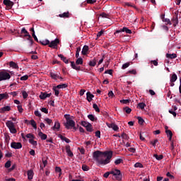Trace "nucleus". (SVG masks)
<instances>
[{"mask_svg": "<svg viewBox=\"0 0 181 181\" xmlns=\"http://www.w3.org/2000/svg\"><path fill=\"white\" fill-rule=\"evenodd\" d=\"M94 160H95L98 165L104 166L110 163L111 158H112V151H96L93 153Z\"/></svg>", "mask_w": 181, "mask_h": 181, "instance_id": "1", "label": "nucleus"}, {"mask_svg": "<svg viewBox=\"0 0 181 181\" xmlns=\"http://www.w3.org/2000/svg\"><path fill=\"white\" fill-rule=\"evenodd\" d=\"M110 175H113V176H115L117 180H119V181L122 180V174L121 173V170L118 169H115L110 172L105 173L103 175V177H105L107 179V177H108Z\"/></svg>", "mask_w": 181, "mask_h": 181, "instance_id": "2", "label": "nucleus"}, {"mask_svg": "<svg viewBox=\"0 0 181 181\" xmlns=\"http://www.w3.org/2000/svg\"><path fill=\"white\" fill-rule=\"evenodd\" d=\"M76 64H83V58H78L76 61V63L74 62H71V67H72L74 70H77L78 71H79V70H81V67L76 66Z\"/></svg>", "mask_w": 181, "mask_h": 181, "instance_id": "3", "label": "nucleus"}, {"mask_svg": "<svg viewBox=\"0 0 181 181\" xmlns=\"http://www.w3.org/2000/svg\"><path fill=\"white\" fill-rule=\"evenodd\" d=\"M11 78V74L6 71V70H2L0 71V81H5Z\"/></svg>", "mask_w": 181, "mask_h": 181, "instance_id": "4", "label": "nucleus"}, {"mask_svg": "<svg viewBox=\"0 0 181 181\" xmlns=\"http://www.w3.org/2000/svg\"><path fill=\"white\" fill-rule=\"evenodd\" d=\"M6 125L8 128L11 134H16V132H18V131H16V129L15 128V124H13V122H12V121H7L6 122Z\"/></svg>", "mask_w": 181, "mask_h": 181, "instance_id": "5", "label": "nucleus"}, {"mask_svg": "<svg viewBox=\"0 0 181 181\" xmlns=\"http://www.w3.org/2000/svg\"><path fill=\"white\" fill-rule=\"evenodd\" d=\"M59 43H60V40H59V38H56L54 40L49 42V47H51V49H57Z\"/></svg>", "mask_w": 181, "mask_h": 181, "instance_id": "6", "label": "nucleus"}, {"mask_svg": "<svg viewBox=\"0 0 181 181\" xmlns=\"http://www.w3.org/2000/svg\"><path fill=\"white\" fill-rule=\"evenodd\" d=\"M64 126L66 129H70V127L72 128V127H76V122H74V120L73 119H67V121Z\"/></svg>", "mask_w": 181, "mask_h": 181, "instance_id": "7", "label": "nucleus"}, {"mask_svg": "<svg viewBox=\"0 0 181 181\" xmlns=\"http://www.w3.org/2000/svg\"><path fill=\"white\" fill-rule=\"evenodd\" d=\"M51 96H52V93H47L46 92H41L39 95V98H40V100H46L47 98H49Z\"/></svg>", "mask_w": 181, "mask_h": 181, "instance_id": "8", "label": "nucleus"}, {"mask_svg": "<svg viewBox=\"0 0 181 181\" xmlns=\"http://www.w3.org/2000/svg\"><path fill=\"white\" fill-rule=\"evenodd\" d=\"M121 32H126V33H128L129 35H131L132 33V31L131 30H129L127 27H124L123 28H122L120 30H116L115 33V35H116V33H121Z\"/></svg>", "mask_w": 181, "mask_h": 181, "instance_id": "9", "label": "nucleus"}, {"mask_svg": "<svg viewBox=\"0 0 181 181\" xmlns=\"http://www.w3.org/2000/svg\"><path fill=\"white\" fill-rule=\"evenodd\" d=\"M11 146L13 149H21L22 148V144L21 142H12Z\"/></svg>", "mask_w": 181, "mask_h": 181, "instance_id": "10", "label": "nucleus"}, {"mask_svg": "<svg viewBox=\"0 0 181 181\" xmlns=\"http://www.w3.org/2000/svg\"><path fill=\"white\" fill-rule=\"evenodd\" d=\"M3 4L8 8V9H11L12 6H13V3L11 0H4Z\"/></svg>", "mask_w": 181, "mask_h": 181, "instance_id": "11", "label": "nucleus"}, {"mask_svg": "<svg viewBox=\"0 0 181 181\" xmlns=\"http://www.w3.org/2000/svg\"><path fill=\"white\" fill-rule=\"evenodd\" d=\"M89 49L88 45H84L81 51V54H83V56H86L88 53Z\"/></svg>", "mask_w": 181, "mask_h": 181, "instance_id": "12", "label": "nucleus"}, {"mask_svg": "<svg viewBox=\"0 0 181 181\" xmlns=\"http://www.w3.org/2000/svg\"><path fill=\"white\" fill-rule=\"evenodd\" d=\"M93 98H94V95H93L91 92H87L86 100H88V103H91V101H93Z\"/></svg>", "mask_w": 181, "mask_h": 181, "instance_id": "13", "label": "nucleus"}, {"mask_svg": "<svg viewBox=\"0 0 181 181\" xmlns=\"http://www.w3.org/2000/svg\"><path fill=\"white\" fill-rule=\"evenodd\" d=\"M21 34H24L25 37H29V39H30L31 35H29V32H28V30H26V28H23L21 29Z\"/></svg>", "mask_w": 181, "mask_h": 181, "instance_id": "14", "label": "nucleus"}, {"mask_svg": "<svg viewBox=\"0 0 181 181\" xmlns=\"http://www.w3.org/2000/svg\"><path fill=\"white\" fill-rule=\"evenodd\" d=\"M38 136L41 138L42 141H45L47 139V135L40 131L38 133Z\"/></svg>", "mask_w": 181, "mask_h": 181, "instance_id": "15", "label": "nucleus"}, {"mask_svg": "<svg viewBox=\"0 0 181 181\" xmlns=\"http://www.w3.org/2000/svg\"><path fill=\"white\" fill-rule=\"evenodd\" d=\"M58 136L59 138H60V139H62V141H64L66 144H70V142H71L70 139H67V137L62 136V134H59Z\"/></svg>", "mask_w": 181, "mask_h": 181, "instance_id": "16", "label": "nucleus"}, {"mask_svg": "<svg viewBox=\"0 0 181 181\" xmlns=\"http://www.w3.org/2000/svg\"><path fill=\"white\" fill-rule=\"evenodd\" d=\"M27 175L28 180H32V179H33V175H35V173L32 170H30L28 171Z\"/></svg>", "mask_w": 181, "mask_h": 181, "instance_id": "17", "label": "nucleus"}, {"mask_svg": "<svg viewBox=\"0 0 181 181\" xmlns=\"http://www.w3.org/2000/svg\"><path fill=\"white\" fill-rule=\"evenodd\" d=\"M37 43H40L42 46H47V45H50V41L49 40H44L38 41Z\"/></svg>", "mask_w": 181, "mask_h": 181, "instance_id": "18", "label": "nucleus"}, {"mask_svg": "<svg viewBox=\"0 0 181 181\" xmlns=\"http://www.w3.org/2000/svg\"><path fill=\"white\" fill-rule=\"evenodd\" d=\"M107 126L109 127V128H112L113 131H118V129H119L118 126L114 123L108 124Z\"/></svg>", "mask_w": 181, "mask_h": 181, "instance_id": "19", "label": "nucleus"}, {"mask_svg": "<svg viewBox=\"0 0 181 181\" xmlns=\"http://www.w3.org/2000/svg\"><path fill=\"white\" fill-rule=\"evenodd\" d=\"M58 57H60L61 60H62L64 62V63H65L66 64H69V59H67V58L66 57H64L63 54H58Z\"/></svg>", "mask_w": 181, "mask_h": 181, "instance_id": "20", "label": "nucleus"}, {"mask_svg": "<svg viewBox=\"0 0 181 181\" xmlns=\"http://www.w3.org/2000/svg\"><path fill=\"white\" fill-rule=\"evenodd\" d=\"M59 18H70V13L69 11L59 14Z\"/></svg>", "mask_w": 181, "mask_h": 181, "instance_id": "21", "label": "nucleus"}, {"mask_svg": "<svg viewBox=\"0 0 181 181\" xmlns=\"http://www.w3.org/2000/svg\"><path fill=\"white\" fill-rule=\"evenodd\" d=\"M9 98V95H8L6 93H0V101H2V100L6 99Z\"/></svg>", "mask_w": 181, "mask_h": 181, "instance_id": "22", "label": "nucleus"}, {"mask_svg": "<svg viewBox=\"0 0 181 181\" xmlns=\"http://www.w3.org/2000/svg\"><path fill=\"white\" fill-rule=\"evenodd\" d=\"M30 32L33 33L32 36L34 38V40H35V42H39V40L37 39V37L36 36V35L35 34V28L33 27L30 29Z\"/></svg>", "mask_w": 181, "mask_h": 181, "instance_id": "23", "label": "nucleus"}, {"mask_svg": "<svg viewBox=\"0 0 181 181\" xmlns=\"http://www.w3.org/2000/svg\"><path fill=\"white\" fill-rule=\"evenodd\" d=\"M52 129L53 131H55V129H57V131H59V129H60V122H55L54 127H52Z\"/></svg>", "mask_w": 181, "mask_h": 181, "instance_id": "24", "label": "nucleus"}, {"mask_svg": "<svg viewBox=\"0 0 181 181\" xmlns=\"http://www.w3.org/2000/svg\"><path fill=\"white\" fill-rule=\"evenodd\" d=\"M165 134L169 137V141H172V136H173V133H172V131L166 130Z\"/></svg>", "mask_w": 181, "mask_h": 181, "instance_id": "25", "label": "nucleus"}, {"mask_svg": "<svg viewBox=\"0 0 181 181\" xmlns=\"http://www.w3.org/2000/svg\"><path fill=\"white\" fill-rule=\"evenodd\" d=\"M172 22L173 23V26H176L177 23H179V20L177 18V16L173 17Z\"/></svg>", "mask_w": 181, "mask_h": 181, "instance_id": "26", "label": "nucleus"}, {"mask_svg": "<svg viewBox=\"0 0 181 181\" xmlns=\"http://www.w3.org/2000/svg\"><path fill=\"white\" fill-rule=\"evenodd\" d=\"M167 59H176L177 55L176 54H166Z\"/></svg>", "mask_w": 181, "mask_h": 181, "instance_id": "27", "label": "nucleus"}, {"mask_svg": "<svg viewBox=\"0 0 181 181\" xmlns=\"http://www.w3.org/2000/svg\"><path fill=\"white\" fill-rule=\"evenodd\" d=\"M88 64L89 66H90V67H95V64H97V59H93V60L89 62Z\"/></svg>", "mask_w": 181, "mask_h": 181, "instance_id": "28", "label": "nucleus"}, {"mask_svg": "<svg viewBox=\"0 0 181 181\" xmlns=\"http://www.w3.org/2000/svg\"><path fill=\"white\" fill-rule=\"evenodd\" d=\"M177 80V75L176 74H173L170 77V83H175Z\"/></svg>", "mask_w": 181, "mask_h": 181, "instance_id": "29", "label": "nucleus"}, {"mask_svg": "<svg viewBox=\"0 0 181 181\" xmlns=\"http://www.w3.org/2000/svg\"><path fill=\"white\" fill-rule=\"evenodd\" d=\"M11 110V106H4L0 109L1 112H5L6 111H9Z\"/></svg>", "mask_w": 181, "mask_h": 181, "instance_id": "30", "label": "nucleus"}, {"mask_svg": "<svg viewBox=\"0 0 181 181\" xmlns=\"http://www.w3.org/2000/svg\"><path fill=\"white\" fill-rule=\"evenodd\" d=\"M10 67H13V69H19V66L18 64L15 63L14 62H10Z\"/></svg>", "mask_w": 181, "mask_h": 181, "instance_id": "31", "label": "nucleus"}, {"mask_svg": "<svg viewBox=\"0 0 181 181\" xmlns=\"http://www.w3.org/2000/svg\"><path fill=\"white\" fill-rule=\"evenodd\" d=\"M30 125L33 126V127L34 128V129H37V126L36 124V122L35 121V119H31L30 122Z\"/></svg>", "mask_w": 181, "mask_h": 181, "instance_id": "32", "label": "nucleus"}, {"mask_svg": "<svg viewBox=\"0 0 181 181\" xmlns=\"http://www.w3.org/2000/svg\"><path fill=\"white\" fill-rule=\"evenodd\" d=\"M86 128L88 132H93V125H91V123L88 124Z\"/></svg>", "mask_w": 181, "mask_h": 181, "instance_id": "33", "label": "nucleus"}, {"mask_svg": "<svg viewBox=\"0 0 181 181\" xmlns=\"http://www.w3.org/2000/svg\"><path fill=\"white\" fill-rule=\"evenodd\" d=\"M49 74H50V76L52 77V78H53L54 80H57V78H59V74H57L51 72Z\"/></svg>", "mask_w": 181, "mask_h": 181, "instance_id": "34", "label": "nucleus"}, {"mask_svg": "<svg viewBox=\"0 0 181 181\" xmlns=\"http://www.w3.org/2000/svg\"><path fill=\"white\" fill-rule=\"evenodd\" d=\"M153 156L157 160H162V159H163V155L158 156V154H154Z\"/></svg>", "mask_w": 181, "mask_h": 181, "instance_id": "35", "label": "nucleus"}, {"mask_svg": "<svg viewBox=\"0 0 181 181\" xmlns=\"http://www.w3.org/2000/svg\"><path fill=\"white\" fill-rule=\"evenodd\" d=\"M69 86L66 83H62L57 86V88H67Z\"/></svg>", "mask_w": 181, "mask_h": 181, "instance_id": "36", "label": "nucleus"}, {"mask_svg": "<svg viewBox=\"0 0 181 181\" xmlns=\"http://www.w3.org/2000/svg\"><path fill=\"white\" fill-rule=\"evenodd\" d=\"M88 119H90V121H97V118L95 117H94V115H88Z\"/></svg>", "mask_w": 181, "mask_h": 181, "instance_id": "37", "label": "nucleus"}, {"mask_svg": "<svg viewBox=\"0 0 181 181\" xmlns=\"http://www.w3.org/2000/svg\"><path fill=\"white\" fill-rule=\"evenodd\" d=\"M138 122L139 125H144V122H145V120L141 117H137Z\"/></svg>", "mask_w": 181, "mask_h": 181, "instance_id": "38", "label": "nucleus"}, {"mask_svg": "<svg viewBox=\"0 0 181 181\" xmlns=\"http://www.w3.org/2000/svg\"><path fill=\"white\" fill-rule=\"evenodd\" d=\"M29 142H30V144H31V145H33V146H37V141L33 140V139H29Z\"/></svg>", "mask_w": 181, "mask_h": 181, "instance_id": "39", "label": "nucleus"}, {"mask_svg": "<svg viewBox=\"0 0 181 181\" xmlns=\"http://www.w3.org/2000/svg\"><path fill=\"white\" fill-rule=\"evenodd\" d=\"M53 90L54 91V95H56V97H59V88H57V86H55L53 88Z\"/></svg>", "mask_w": 181, "mask_h": 181, "instance_id": "40", "label": "nucleus"}, {"mask_svg": "<svg viewBox=\"0 0 181 181\" xmlns=\"http://www.w3.org/2000/svg\"><path fill=\"white\" fill-rule=\"evenodd\" d=\"M129 66H131V63L130 62L125 63V64H124L122 65V69L123 70H125V69H128V67H129Z\"/></svg>", "mask_w": 181, "mask_h": 181, "instance_id": "41", "label": "nucleus"}, {"mask_svg": "<svg viewBox=\"0 0 181 181\" xmlns=\"http://www.w3.org/2000/svg\"><path fill=\"white\" fill-rule=\"evenodd\" d=\"M123 162H124V160H122V158H118V159L115 160V165H120V163H122Z\"/></svg>", "mask_w": 181, "mask_h": 181, "instance_id": "42", "label": "nucleus"}, {"mask_svg": "<svg viewBox=\"0 0 181 181\" xmlns=\"http://www.w3.org/2000/svg\"><path fill=\"white\" fill-rule=\"evenodd\" d=\"M124 111H125L126 114H131L132 109L129 108V107H126L124 108Z\"/></svg>", "mask_w": 181, "mask_h": 181, "instance_id": "43", "label": "nucleus"}, {"mask_svg": "<svg viewBox=\"0 0 181 181\" xmlns=\"http://www.w3.org/2000/svg\"><path fill=\"white\" fill-rule=\"evenodd\" d=\"M82 170H83L84 172H88V170H90V167H88V166L86 165H82Z\"/></svg>", "mask_w": 181, "mask_h": 181, "instance_id": "44", "label": "nucleus"}, {"mask_svg": "<svg viewBox=\"0 0 181 181\" xmlns=\"http://www.w3.org/2000/svg\"><path fill=\"white\" fill-rule=\"evenodd\" d=\"M93 108L95 109V111L96 112H100V108L98 107V105L97 104L94 103V104L93 105Z\"/></svg>", "mask_w": 181, "mask_h": 181, "instance_id": "45", "label": "nucleus"}, {"mask_svg": "<svg viewBox=\"0 0 181 181\" xmlns=\"http://www.w3.org/2000/svg\"><path fill=\"white\" fill-rule=\"evenodd\" d=\"M121 137L122 138V139H126V141H128V139H129V136H128L127 134L125 133H122Z\"/></svg>", "mask_w": 181, "mask_h": 181, "instance_id": "46", "label": "nucleus"}, {"mask_svg": "<svg viewBox=\"0 0 181 181\" xmlns=\"http://www.w3.org/2000/svg\"><path fill=\"white\" fill-rule=\"evenodd\" d=\"M25 136L28 138V139H35V135L31 133L28 134Z\"/></svg>", "mask_w": 181, "mask_h": 181, "instance_id": "47", "label": "nucleus"}, {"mask_svg": "<svg viewBox=\"0 0 181 181\" xmlns=\"http://www.w3.org/2000/svg\"><path fill=\"white\" fill-rule=\"evenodd\" d=\"M146 106V105H145V103H139L138 104V107H139V108H140L141 110H144Z\"/></svg>", "mask_w": 181, "mask_h": 181, "instance_id": "48", "label": "nucleus"}, {"mask_svg": "<svg viewBox=\"0 0 181 181\" xmlns=\"http://www.w3.org/2000/svg\"><path fill=\"white\" fill-rule=\"evenodd\" d=\"M28 78H29V76L25 75L23 76H21L20 80H21V81H26V80H28Z\"/></svg>", "mask_w": 181, "mask_h": 181, "instance_id": "49", "label": "nucleus"}, {"mask_svg": "<svg viewBox=\"0 0 181 181\" xmlns=\"http://www.w3.org/2000/svg\"><path fill=\"white\" fill-rule=\"evenodd\" d=\"M45 121L48 124V125L53 124V121L51 119L45 118Z\"/></svg>", "mask_w": 181, "mask_h": 181, "instance_id": "50", "label": "nucleus"}, {"mask_svg": "<svg viewBox=\"0 0 181 181\" xmlns=\"http://www.w3.org/2000/svg\"><path fill=\"white\" fill-rule=\"evenodd\" d=\"M134 168H144V165L141 163H136L134 164Z\"/></svg>", "mask_w": 181, "mask_h": 181, "instance_id": "51", "label": "nucleus"}, {"mask_svg": "<svg viewBox=\"0 0 181 181\" xmlns=\"http://www.w3.org/2000/svg\"><path fill=\"white\" fill-rule=\"evenodd\" d=\"M150 144L153 146L156 147V144H158V139H156L153 141H150Z\"/></svg>", "mask_w": 181, "mask_h": 181, "instance_id": "52", "label": "nucleus"}, {"mask_svg": "<svg viewBox=\"0 0 181 181\" xmlns=\"http://www.w3.org/2000/svg\"><path fill=\"white\" fill-rule=\"evenodd\" d=\"M41 111H42V112H44L45 114H49V110L46 107H42Z\"/></svg>", "mask_w": 181, "mask_h": 181, "instance_id": "53", "label": "nucleus"}, {"mask_svg": "<svg viewBox=\"0 0 181 181\" xmlns=\"http://www.w3.org/2000/svg\"><path fill=\"white\" fill-rule=\"evenodd\" d=\"M108 97H110L111 98H113V97H115V95H114V92H112V90H110L108 93H107Z\"/></svg>", "mask_w": 181, "mask_h": 181, "instance_id": "54", "label": "nucleus"}, {"mask_svg": "<svg viewBox=\"0 0 181 181\" xmlns=\"http://www.w3.org/2000/svg\"><path fill=\"white\" fill-rule=\"evenodd\" d=\"M88 124H90V122H86V121H83L81 122V125L82 127H84L85 128L87 127V126L88 125Z\"/></svg>", "mask_w": 181, "mask_h": 181, "instance_id": "55", "label": "nucleus"}, {"mask_svg": "<svg viewBox=\"0 0 181 181\" xmlns=\"http://www.w3.org/2000/svg\"><path fill=\"white\" fill-rule=\"evenodd\" d=\"M163 22H165L168 25H172V23H170V20L169 18H164V19H163Z\"/></svg>", "mask_w": 181, "mask_h": 181, "instance_id": "56", "label": "nucleus"}, {"mask_svg": "<svg viewBox=\"0 0 181 181\" xmlns=\"http://www.w3.org/2000/svg\"><path fill=\"white\" fill-rule=\"evenodd\" d=\"M5 168H6L7 169L11 168V160H8L6 163H5Z\"/></svg>", "mask_w": 181, "mask_h": 181, "instance_id": "57", "label": "nucleus"}, {"mask_svg": "<svg viewBox=\"0 0 181 181\" xmlns=\"http://www.w3.org/2000/svg\"><path fill=\"white\" fill-rule=\"evenodd\" d=\"M18 111L21 113L23 112V108L22 107V105H18L17 106Z\"/></svg>", "mask_w": 181, "mask_h": 181, "instance_id": "58", "label": "nucleus"}, {"mask_svg": "<svg viewBox=\"0 0 181 181\" xmlns=\"http://www.w3.org/2000/svg\"><path fill=\"white\" fill-rule=\"evenodd\" d=\"M105 74H110V76H112V69L105 71Z\"/></svg>", "mask_w": 181, "mask_h": 181, "instance_id": "59", "label": "nucleus"}, {"mask_svg": "<svg viewBox=\"0 0 181 181\" xmlns=\"http://www.w3.org/2000/svg\"><path fill=\"white\" fill-rule=\"evenodd\" d=\"M34 114L36 117H42V114H40V112H39V110H35Z\"/></svg>", "mask_w": 181, "mask_h": 181, "instance_id": "60", "label": "nucleus"}, {"mask_svg": "<svg viewBox=\"0 0 181 181\" xmlns=\"http://www.w3.org/2000/svg\"><path fill=\"white\" fill-rule=\"evenodd\" d=\"M22 95L24 99H25L28 96V93L25 90L22 92Z\"/></svg>", "mask_w": 181, "mask_h": 181, "instance_id": "61", "label": "nucleus"}, {"mask_svg": "<svg viewBox=\"0 0 181 181\" xmlns=\"http://www.w3.org/2000/svg\"><path fill=\"white\" fill-rule=\"evenodd\" d=\"M166 176H167L168 177H170V179H175V176H173V175H171L170 173H169V172L167 173Z\"/></svg>", "mask_w": 181, "mask_h": 181, "instance_id": "62", "label": "nucleus"}, {"mask_svg": "<svg viewBox=\"0 0 181 181\" xmlns=\"http://www.w3.org/2000/svg\"><path fill=\"white\" fill-rule=\"evenodd\" d=\"M129 100H121L120 103H122V104H129Z\"/></svg>", "mask_w": 181, "mask_h": 181, "instance_id": "63", "label": "nucleus"}, {"mask_svg": "<svg viewBox=\"0 0 181 181\" xmlns=\"http://www.w3.org/2000/svg\"><path fill=\"white\" fill-rule=\"evenodd\" d=\"M169 112H170V114H172L173 115V117H176V115H177L176 112H175V110H170Z\"/></svg>", "mask_w": 181, "mask_h": 181, "instance_id": "64", "label": "nucleus"}]
</instances>
